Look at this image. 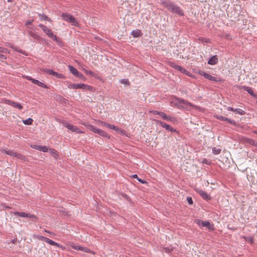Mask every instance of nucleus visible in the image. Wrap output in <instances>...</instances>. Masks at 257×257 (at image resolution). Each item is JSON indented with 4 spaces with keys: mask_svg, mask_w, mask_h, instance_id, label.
Instances as JSON below:
<instances>
[{
    "mask_svg": "<svg viewBox=\"0 0 257 257\" xmlns=\"http://www.w3.org/2000/svg\"><path fill=\"white\" fill-rule=\"evenodd\" d=\"M161 5L174 14L180 16H184L183 10L170 0H161Z\"/></svg>",
    "mask_w": 257,
    "mask_h": 257,
    "instance_id": "1",
    "label": "nucleus"
},
{
    "mask_svg": "<svg viewBox=\"0 0 257 257\" xmlns=\"http://www.w3.org/2000/svg\"><path fill=\"white\" fill-rule=\"evenodd\" d=\"M39 27L42 29L43 32L45 33L49 37L58 43L59 42L60 39L53 34L50 29L41 24L39 25Z\"/></svg>",
    "mask_w": 257,
    "mask_h": 257,
    "instance_id": "2",
    "label": "nucleus"
},
{
    "mask_svg": "<svg viewBox=\"0 0 257 257\" xmlns=\"http://www.w3.org/2000/svg\"><path fill=\"white\" fill-rule=\"evenodd\" d=\"M65 22L70 24V25L74 27L79 26V23L78 20L73 16L65 13Z\"/></svg>",
    "mask_w": 257,
    "mask_h": 257,
    "instance_id": "3",
    "label": "nucleus"
},
{
    "mask_svg": "<svg viewBox=\"0 0 257 257\" xmlns=\"http://www.w3.org/2000/svg\"><path fill=\"white\" fill-rule=\"evenodd\" d=\"M87 128L89 130L93 132L94 133H95L96 134H98L99 135H100L101 136H102V137H106V138H110L109 135L106 132H104L103 131H102V130H101L100 129L96 128V127H95L93 125H91V124L88 125H87Z\"/></svg>",
    "mask_w": 257,
    "mask_h": 257,
    "instance_id": "4",
    "label": "nucleus"
},
{
    "mask_svg": "<svg viewBox=\"0 0 257 257\" xmlns=\"http://www.w3.org/2000/svg\"><path fill=\"white\" fill-rule=\"evenodd\" d=\"M195 223L198 225L202 227H206L210 230H213L214 229V225L213 224H211L208 221H203L199 219H197L195 221Z\"/></svg>",
    "mask_w": 257,
    "mask_h": 257,
    "instance_id": "5",
    "label": "nucleus"
},
{
    "mask_svg": "<svg viewBox=\"0 0 257 257\" xmlns=\"http://www.w3.org/2000/svg\"><path fill=\"white\" fill-rule=\"evenodd\" d=\"M174 104L178 108L182 107L183 106V105H186L187 106L192 105L191 103L188 102L184 99L178 97L175 98Z\"/></svg>",
    "mask_w": 257,
    "mask_h": 257,
    "instance_id": "6",
    "label": "nucleus"
},
{
    "mask_svg": "<svg viewBox=\"0 0 257 257\" xmlns=\"http://www.w3.org/2000/svg\"><path fill=\"white\" fill-rule=\"evenodd\" d=\"M156 121L157 124L160 125L163 128H165L166 130L171 132H176L178 133V132L176 129L173 128L170 125L167 124L166 123L159 120H157Z\"/></svg>",
    "mask_w": 257,
    "mask_h": 257,
    "instance_id": "7",
    "label": "nucleus"
},
{
    "mask_svg": "<svg viewBox=\"0 0 257 257\" xmlns=\"http://www.w3.org/2000/svg\"><path fill=\"white\" fill-rule=\"evenodd\" d=\"M169 65L170 66H171L172 68H173L177 70H179L180 72L183 74H188L187 73H189L187 70H186L185 68L182 67L181 66L178 65L177 64L173 62H169Z\"/></svg>",
    "mask_w": 257,
    "mask_h": 257,
    "instance_id": "8",
    "label": "nucleus"
},
{
    "mask_svg": "<svg viewBox=\"0 0 257 257\" xmlns=\"http://www.w3.org/2000/svg\"><path fill=\"white\" fill-rule=\"evenodd\" d=\"M72 248L76 250H81L85 252L91 253L94 254V252L91 251L90 249L86 247H83L80 245H75L73 243L70 244Z\"/></svg>",
    "mask_w": 257,
    "mask_h": 257,
    "instance_id": "9",
    "label": "nucleus"
},
{
    "mask_svg": "<svg viewBox=\"0 0 257 257\" xmlns=\"http://www.w3.org/2000/svg\"><path fill=\"white\" fill-rule=\"evenodd\" d=\"M199 74L203 76L206 79H207L209 80L214 81V82L220 81V79L219 78L214 77V76H212L211 75H210L208 73H207L205 72L200 71Z\"/></svg>",
    "mask_w": 257,
    "mask_h": 257,
    "instance_id": "10",
    "label": "nucleus"
},
{
    "mask_svg": "<svg viewBox=\"0 0 257 257\" xmlns=\"http://www.w3.org/2000/svg\"><path fill=\"white\" fill-rule=\"evenodd\" d=\"M42 71L47 73L50 75L54 76L57 78H63V76L62 74L58 73L57 72L53 71L52 69L43 68Z\"/></svg>",
    "mask_w": 257,
    "mask_h": 257,
    "instance_id": "11",
    "label": "nucleus"
},
{
    "mask_svg": "<svg viewBox=\"0 0 257 257\" xmlns=\"http://www.w3.org/2000/svg\"><path fill=\"white\" fill-rule=\"evenodd\" d=\"M65 127H67L68 130L76 134L83 133V132H82L77 126L69 124L66 122H65Z\"/></svg>",
    "mask_w": 257,
    "mask_h": 257,
    "instance_id": "12",
    "label": "nucleus"
},
{
    "mask_svg": "<svg viewBox=\"0 0 257 257\" xmlns=\"http://www.w3.org/2000/svg\"><path fill=\"white\" fill-rule=\"evenodd\" d=\"M4 102L6 104L11 105L14 107L17 108L20 110L22 109L23 108V106L20 103L15 101H11L8 99H5Z\"/></svg>",
    "mask_w": 257,
    "mask_h": 257,
    "instance_id": "13",
    "label": "nucleus"
},
{
    "mask_svg": "<svg viewBox=\"0 0 257 257\" xmlns=\"http://www.w3.org/2000/svg\"><path fill=\"white\" fill-rule=\"evenodd\" d=\"M197 192L204 200L207 201L211 200V197L207 192L199 189L197 190Z\"/></svg>",
    "mask_w": 257,
    "mask_h": 257,
    "instance_id": "14",
    "label": "nucleus"
},
{
    "mask_svg": "<svg viewBox=\"0 0 257 257\" xmlns=\"http://www.w3.org/2000/svg\"><path fill=\"white\" fill-rule=\"evenodd\" d=\"M85 84L84 83H80V84H73V83H70L69 84L68 87L69 88L71 89H81L83 90L85 89Z\"/></svg>",
    "mask_w": 257,
    "mask_h": 257,
    "instance_id": "15",
    "label": "nucleus"
},
{
    "mask_svg": "<svg viewBox=\"0 0 257 257\" xmlns=\"http://www.w3.org/2000/svg\"><path fill=\"white\" fill-rule=\"evenodd\" d=\"M238 87L239 89H243L245 91H246L250 95H251L253 97H257V95L254 93L253 91L252 90L251 87L245 86H238Z\"/></svg>",
    "mask_w": 257,
    "mask_h": 257,
    "instance_id": "16",
    "label": "nucleus"
},
{
    "mask_svg": "<svg viewBox=\"0 0 257 257\" xmlns=\"http://www.w3.org/2000/svg\"><path fill=\"white\" fill-rule=\"evenodd\" d=\"M102 124L104 126H106L108 128L113 129L114 131H115L116 132L119 131L120 133H121L122 134H123V133L124 132V131L123 130H121L119 129L118 127H117V126H116L114 125L110 124L109 123H107L105 122H102Z\"/></svg>",
    "mask_w": 257,
    "mask_h": 257,
    "instance_id": "17",
    "label": "nucleus"
},
{
    "mask_svg": "<svg viewBox=\"0 0 257 257\" xmlns=\"http://www.w3.org/2000/svg\"><path fill=\"white\" fill-rule=\"evenodd\" d=\"M31 147L43 152H47L48 151V147L45 146H43L38 145H31Z\"/></svg>",
    "mask_w": 257,
    "mask_h": 257,
    "instance_id": "18",
    "label": "nucleus"
},
{
    "mask_svg": "<svg viewBox=\"0 0 257 257\" xmlns=\"http://www.w3.org/2000/svg\"><path fill=\"white\" fill-rule=\"evenodd\" d=\"M28 34H29V35L30 36H31V37H32L33 38H34V39L37 40L39 42H43L44 41V39L41 38V37H40L37 33L32 31H29L28 32Z\"/></svg>",
    "mask_w": 257,
    "mask_h": 257,
    "instance_id": "19",
    "label": "nucleus"
},
{
    "mask_svg": "<svg viewBox=\"0 0 257 257\" xmlns=\"http://www.w3.org/2000/svg\"><path fill=\"white\" fill-rule=\"evenodd\" d=\"M218 62V59L217 55L212 56L208 61V64L210 65H215Z\"/></svg>",
    "mask_w": 257,
    "mask_h": 257,
    "instance_id": "20",
    "label": "nucleus"
},
{
    "mask_svg": "<svg viewBox=\"0 0 257 257\" xmlns=\"http://www.w3.org/2000/svg\"><path fill=\"white\" fill-rule=\"evenodd\" d=\"M227 110L229 111H232L233 112H235L237 113L240 114V115H244L245 114V112L239 108H233L232 107H228Z\"/></svg>",
    "mask_w": 257,
    "mask_h": 257,
    "instance_id": "21",
    "label": "nucleus"
},
{
    "mask_svg": "<svg viewBox=\"0 0 257 257\" xmlns=\"http://www.w3.org/2000/svg\"><path fill=\"white\" fill-rule=\"evenodd\" d=\"M32 82L35 84H37V85H38L40 87H43V88H48V86H47L46 84L43 83V82L39 81L38 80H37V79H33L32 80Z\"/></svg>",
    "mask_w": 257,
    "mask_h": 257,
    "instance_id": "22",
    "label": "nucleus"
},
{
    "mask_svg": "<svg viewBox=\"0 0 257 257\" xmlns=\"http://www.w3.org/2000/svg\"><path fill=\"white\" fill-rule=\"evenodd\" d=\"M132 35L134 38H138L141 37L142 34L140 30L137 29L132 32Z\"/></svg>",
    "mask_w": 257,
    "mask_h": 257,
    "instance_id": "23",
    "label": "nucleus"
},
{
    "mask_svg": "<svg viewBox=\"0 0 257 257\" xmlns=\"http://www.w3.org/2000/svg\"><path fill=\"white\" fill-rule=\"evenodd\" d=\"M16 158H18V159L24 161H28V159L25 157V156L21 154L16 153L15 157Z\"/></svg>",
    "mask_w": 257,
    "mask_h": 257,
    "instance_id": "24",
    "label": "nucleus"
},
{
    "mask_svg": "<svg viewBox=\"0 0 257 257\" xmlns=\"http://www.w3.org/2000/svg\"><path fill=\"white\" fill-rule=\"evenodd\" d=\"M14 214L15 215L21 217H28V213L26 212H20L16 211L14 212Z\"/></svg>",
    "mask_w": 257,
    "mask_h": 257,
    "instance_id": "25",
    "label": "nucleus"
},
{
    "mask_svg": "<svg viewBox=\"0 0 257 257\" xmlns=\"http://www.w3.org/2000/svg\"><path fill=\"white\" fill-rule=\"evenodd\" d=\"M3 152L7 155L11 156L13 157H15V155L16 154V152H15L13 151L10 150H3Z\"/></svg>",
    "mask_w": 257,
    "mask_h": 257,
    "instance_id": "26",
    "label": "nucleus"
},
{
    "mask_svg": "<svg viewBox=\"0 0 257 257\" xmlns=\"http://www.w3.org/2000/svg\"><path fill=\"white\" fill-rule=\"evenodd\" d=\"M68 68H69V69L70 72L73 75L75 76L78 71L75 67H74L73 66L70 65H68Z\"/></svg>",
    "mask_w": 257,
    "mask_h": 257,
    "instance_id": "27",
    "label": "nucleus"
},
{
    "mask_svg": "<svg viewBox=\"0 0 257 257\" xmlns=\"http://www.w3.org/2000/svg\"><path fill=\"white\" fill-rule=\"evenodd\" d=\"M45 242L51 244V245H56L57 246H59V244L58 243L53 241L52 240H51L47 237L46 238Z\"/></svg>",
    "mask_w": 257,
    "mask_h": 257,
    "instance_id": "28",
    "label": "nucleus"
},
{
    "mask_svg": "<svg viewBox=\"0 0 257 257\" xmlns=\"http://www.w3.org/2000/svg\"><path fill=\"white\" fill-rule=\"evenodd\" d=\"M23 123L26 125H31L33 122V120L31 118L23 120Z\"/></svg>",
    "mask_w": 257,
    "mask_h": 257,
    "instance_id": "29",
    "label": "nucleus"
},
{
    "mask_svg": "<svg viewBox=\"0 0 257 257\" xmlns=\"http://www.w3.org/2000/svg\"><path fill=\"white\" fill-rule=\"evenodd\" d=\"M39 18L41 20H45V21H50L51 20L49 18H48L47 16L45 15L44 14H39Z\"/></svg>",
    "mask_w": 257,
    "mask_h": 257,
    "instance_id": "30",
    "label": "nucleus"
},
{
    "mask_svg": "<svg viewBox=\"0 0 257 257\" xmlns=\"http://www.w3.org/2000/svg\"><path fill=\"white\" fill-rule=\"evenodd\" d=\"M212 153L214 155H218L221 153V150L220 149L216 148V147H213L212 149Z\"/></svg>",
    "mask_w": 257,
    "mask_h": 257,
    "instance_id": "31",
    "label": "nucleus"
},
{
    "mask_svg": "<svg viewBox=\"0 0 257 257\" xmlns=\"http://www.w3.org/2000/svg\"><path fill=\"white\" fill-rule=\"evenodd\" d=\"M166 120L175 123L177 121V119L173 116L167 115V119Z\"/></svg>",
    "mask_w": 257,
    "mask_h": 257,
    "instance_id": "32",
    "label": "nucleus"
},
{
    "mask_svg": "<svg viewBox=\"0 0 257 257\" xmlns=\"http://www.w3.org/2000/svg\"><path fill=\"white\" fill-rule=\"evenodd\" d=\"M89 90L91 92H94L95 91V89L93 87L90 85H88L87 84H85L84 90Z\"/></svg>",
    "mask_w": 257,
    "mask_h": 257,
    "instance_id": "33",
    "label": "nucleus"
},
{
    "mask_svg": "<svg viewBox=\"0 0 257 257\" xmlns=\"http://www.w3.org/2000/svg\"><path fill=\"white\" fill-rule=\"evenodd\" d=\"M49 151L50 153L52 154V156L55 159H57L58 155L57 154V152L53 149H49Z\"/></svg>",
    "mask_w": 257,
    "mask_h": 257,
    "instance_id": "34",
    "label": "nucleus"
},
{
    "mask_svg": "<svg viewBox=\"0 0 257 257\" xmlns=\"http://www.w3.org/2000/svg\"><path fill=\"white\" fill-rule=\"evenodd\" d=\"M75 76L83 80H85L86 79L85 77L79 71H78L77 73L76 74Z\"/></svg>",
    "mask_w": 257,
    "mask_h": 257,
    "instance_id": "35",
    "label": "nucleus"
},
{
    "mask_svg": "<svg viewBox=\"0 0 257 257\" xmlns=\"http://www.w3.org/2000/svg\"><path fill=\"white\" fill-rule=\"evenodd\" d=\"M247 142L251 145L257 147V142L255 141L253 139H248Z\"/></svg>",
    "mask_w": 257,
    "mask_h": 257,
    "instance_id": "36",
    "label": "nucleus"
},
{
    "mask_svg": "<svg viewBox=\"0 0 257 257\" xmlns=\"http://www.w3.org/2000/svg\"><path fill=\"white\" fill-rule=\"evenodd\" d=\"M84 72H85L86 74H89L91 76L95 77V73L93 71H92L91 70H85V69H84Z\"/></svg>",
    "mask_w": 257,
    "mask_h": 257,
    "instance_id": "37",
    "label": "nucleus"
},
{
    "mask_svg": "<svg viewBox=\"0 0 257 257\" xmlns=\"http://www.w3.org/2000/svg\"><path fill=\"white\" fill-rule=\"evenodd\" d=\"M226 121H227V122H228L229 123H230V124H231L234 126L238 125L237 123L235 120H232L230 118H227V119Z\"/></svg>",
    "mask_w": 257,
    "mask_h": 257,
    "instance_id": "38",
    "label": "nucleus"
},
{
    "mask_svg": "<svg viewBox=\"0 0 257 257\" xmlns=\"http://www.w3.org/2000/svg\"><path fill=\"white\" fill-rule=\"evenodd\" d=\"M216 118L217 119L220 120H222V121H226L227 119V117H225L221 116V115L217 116L216 117Z\"/></svg>",
    "mask_w": 257,
    "mask_h": 257,
    "instance_id": "39",
    "label": "nucleus"
},
{
    "mask_svg": "<svg viewBox=\"0 0 257 257\" xmlns=\"http://www.w3.org/2000/svg\"><path fill=\"white\" fill-rule=\"evenodd\" d=\"M28 218H31L32 220L37 219V217L36 216H35V215L31 214L30 213H28Z\"/></svg>",
    "mask_w": 257,
    "mask_h": 257,
    "instance_id": "40",
    "label": "nucleus"
},
{
    "mask_svg": "<svg viewBox=\"0 0 257 257\" xmlns=\"http://www.w3.org/2000/svg\"><path fill=\"white\" fill-rule=\"evenodd\" d=\"M120 82L122 84L128 85L130 82L127 79H122L120 80Z\"/></svg>",
    "mask_w": 257,
    "mask_h": 257,
    "instance_id": "41",
    "label": "nucleus"
},
{
    "mask_svg": "<svg viewBox=\"0 0 257 257\" xmlns=\"http://www.w3.org/2000/svg\"><path fill=\"white\" fill-rule=\"evenodd\" d=\"M187 200L188 203L189 204H192L193 203V201L192 198L191 197H188L187 198Z\"/></svg>",
    "mask_w": 257,
    "mask_h": 257,
    "instance_id": "42",
    "label": "nucleus"
},
{
    "mask_svg": "<svg viewBox=\"0 0 257 257\" xmlns=\"http://www.w3.org/2000/svg\"><path fill=\"white\" fill-rule=\"evenodd\" d=\"M46 237L43 236H38L37 237V238L40 240H42L45 242V240L46 239Z\"/></svg>",
    "mask_w": 257,
    "mask_h": 257,
    "instance_id": "43",
    "label": "nucleus"
},
{
    "mask_svg": "<svg viewBox=\"0 0 257 257\" xmlns=\"http://www.w3.org/2000/svg\"><path fill=\"white\" fill-rule=\"evenodd\" d=\"M138 180L139 182L141 183L142 184L147 183V182L145 180L140 179L139 178H138Z\"/></svg>",
    "mask_w": 257,
    "mask_h": 257,
    "instance_id": "44",
    "label": "nucleus"
},
{
    "mask_svg": "<svg viewBox=\"0 0 257 257\" xmlns=\"http://www.w3.org/2000/svg\"><path fill=\"white\" fill-rule=\"evenodd\" d=\"M248 241L251 243V244H253V239L252 237H249L248 238Z\"/></svg>",
    "mask_w": 257,
    "mask_h": 257,
    "instance_id": "45",
    "label": "nucleus"
},
{
    "mask_svg": "<svg viewBox=\"0 0 257 257\" xmlns=\"http://www.w3.org/2000/svg\"><path fill=\"white\" fill-rule=\"evenodd\" d=\"M150 112L154 114L159 115L160 111H159L157 110H152V111H151Z\"/></svg>",
    "mask_w": 257,
    "mask_h": 257,
    "instance_id": "46",
    "label": "nucleus"
},
{
    "mask_svg": "<svg viewBox=\"0 0 257 257\" xmlns=\"http://www.w3.org/2000/svg\"><path fill=\"white\" fill-rule=\"evenodd\" d=\"M121 195L123 197H124V198H125L127 200H128L130 199L129 197L126 194H125L124 193H122L121 194Z\"/></svg>",
    "mask_w": 257,
    "mask_h": 257,
    "instance_id": "47",
    "label": "nucleus"
},
{
    "mask_svg": "<svg viewBox=\"0 0 257 257\" xmlns=\"http://www.w3.org/2000/svg\"><path fill=\"white\" fill-rule=\"evenodd\" d=\"M0 58L1 59H6V57L5 55H3V54H2L0 53Z\"/></svg>",
    "mask_w": 257,
    "mask_h": 257,
    "instance_id": "48",
    "label": "nucleus"
},
{
    "mask_svg": "<svg viewBox=\"0 0 257 257\" xmlns=\"http://www.w3.org/2000/svg\"><path fill=\"white\" fill-rule=\"evenodd\" d=\"M33 21V20H31V21H28L27 22H26V26H28L29 25H31L32 22Z\"/></svg>",
    "mask_w": 257,
    "mask_h": 257,
    "instance_id": "49",
    "label": "nucleus"
},
{
    "mask_svg": "<svg viewBox=\"0 0 257 257\" xmlns=\"http://www.w3.org/2000/svg\"><path fill=\"white\" fill-rule=\"evenodd\" d=\"M17 241V238H15L14 239H12L11 241V242L13 244H15Z\"/></svg>",
    "mask_w": 257,
    "mask_h": 257,
    "instance_id": "50",
    "label": "nucleus"
},
{
    "mask_svg": "<svg viewBox=\"0 0 257 257\" xmlns=\"http://www.w3.org/2000/svg\"><path fill=\"white\" fill-rule=\"evenodd\" d=\"M163 117L162 118L164 119V120H166L167 119V115L166 114V113H164V114L163 115Z\"/></svg>",
    "mask_w": 257,
    "mask_h": 257,
    "instance_id": "51",
    "label": "nucleus"
},
{
    "mask_svg": "<svg viewBox=\"0 0 257 257\" xmlns=\"http://www.w3.org/2000/svg\"><path fill=\"white\" fill-rule=\"evenodd\" d=\"M5 50V48L0 47V53L4 52Z\"/></svg>",
    "mask_w": 257,
    "mask_h": 257,
    "instance_id": "52",
    "label": "nucleus"
},
{
    "mask_svg": "<svg viewBox=\"0 0 257 257\" xmlns=\"http://www.w3.org/2000/svg\"><path fill=\"white\" fill-rule=\"evenodd\" d=\"M26 78H27V79L28 80H30V81H31L32 82V80H33V79H34V78H32L31 77H30V76H27V77H26Z\"/></svg>",
    "mask_w": 257,
    "mask_h": 257,
    "instance_id": "53",
    "label": "nucleus"
},
{
    "mask_svg": "<svg viewBox=\"0 0 257 257\" xmlns=\"http://www.w3.org/2000/svg\"><path fill=\"white\" fill-rule=\"evenodd\" d=\"M164 113V112L160 111L159 115L162 118Z\"/></svg>",
    "mask_w": 257,
    "mask_h": 257,
    "instance_id": "54",
    "label": "nucleus"
},
{
    "mask_svg": "<svg viewBox=\"0 0 257 257\" xmlns=\"http://www.w3.org/2000/svg\"><path fill=\"white\" fill-rule=\"evenodd\" d=\"M164 113V112L160 111L159 115L162 118Z\"/></svg>",
    "mask_w": 257,
    "mask_h": 257,
    "instance_id": "55",
    "label": "nucleus"
},
{
    "mask_svg": "<svg viewBox=\"0 0 257 257\" xmlns=\"http://www.w3.org/2000/svg\"><path fill=\"white\" fill-rule=\"evenodd\" d=\"M203 163L207 164H208L207 160L206 159H203Z\"/></svg>",
    "mask_w": 257,
    "mask_h": 257,
    "instance_id": "56",
    "label": "nucleus"
},
{
    "mask_svg": "<svg viewBox=\"0 0 257 257\" xmlns=\"http://www.w3.org/2000/svg\"><path fill=\"white\" fill-rule=\"evenodd\" d=\"M132 177H133V178H136V179H138V178H139V177H138V175H137V174H134V175H133L132 176Z\"/></svg>",
    "mask_w": 257,
    "mask_h": 257,
    "instance_id": "57",
    "label": "nucleus"
},
{
    "mask_svg": "<svg viewBox=\"0 0 257 257\" xmlns=\"http://www.w3.org/2000/svg\"><path fill=\"white\" fill-rule=\"evenodd\" d=\"M165 250H166V251H167V252H170V251H172L173 249H170L169 248H165Z\"/></svg>",
    "mask_w": 257,
    "mask_h": 257,
    "instance_id": "58",
    "label": "nucleus"
},
{
    "mask_svg": "<svg viewBox=\"0 0 257 257\" xmlns=\"http://www.w3.org/2000/svg\"><path fill=\"white\" fill-rule=\"evenodd\" d=\"M64 16H65V15H64V13H62L61 14V17L64 19Z\"/></svg>",
    "mask_w": 257,
    "mask_h": 257,
    "instance_id": "59",
    "label": "nucleus"
},
{
    "mask_svg": "<svg viewBox=\"0 0 257 257\" xmlns=\"http://www.w3.org/2000/svg\"><path fill=\"white\" fill-rule=\"evenodd\" d=\"M45 231L46 232L48 233H51L49 231L47 230H45Z\"/></svg>",
    "mask_w": 257,
    "mask_h": 257,
    "instance_id": "60",
    "label": "nucleus"
},
{
    "mask_svg": "<svg viewBox=\"0 0 257 257\" xmlns=\"http://www.w3.org/2000/svg\"><path fill=\"white\" fill-rule=\"evenodd\" d=\"M8 2H12L13 0H7Z\"/></svg>",
    "mask_w": 257,
    "mask_h": 257,
    "instance_id": "61",
    "label": "nucleus"
},
{
    "mask_svg": "<svg viewBox=\"0 0 257 257\" xmlns=\"http://www.w3.org/2000/svg\"><path fill=\"white\" fill-rule=\"evenodd\" d=\"M209 39H207V40H206V41H205V42H206V43H208V42H209Z\"/></svg>",
    "mask_w": 257,
    "mask_h": 257,
    "instance_id": "62",
    "label": "nucleus"
},
{
    "mask_svg": "<svg viewBox=\"0 0 257 257\" xmlns=\"http://www.w3.org/2000/svg\"><path fill=\"white\" fill-rule=\"evenodd\" d=\"M254 133L257 135V131H254Z\"/></svg>",
    "mask_w": 257,
    "mask_h": 257,
    "instance_id": "63",
    "label": "nucleus"
},
{
    "mask_svg": "<svg viewBox=\"0 0 257 257\" xmlns=\"http://www.w3.org/2000/svg\"><path fill=\"white\" fill-rule=\"evenodd\" d=\"M18 51L19 52L22 53V51H21V50H18Z\"/></svg>",
    "mask_w": 257,
    "mask_h": 257,
    "instance_id": "64",
    "label": "nucleus"
}]
</instances>
